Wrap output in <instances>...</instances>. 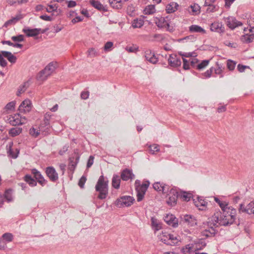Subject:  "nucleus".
<instances>
[{
  "mask_svg": "<svg viewBox=\"0 0 254 254\" xmlns=\"http://www.w3.org/2000/svg\"><path fill=\"white\" fill-rule=\"evenodd\" d=\"M237 210L233 207L223 209L222 213L220 211L215 212L211 217L210 225H213L228 226L234 223L236 220Z\"/></svg>",
  "mask_w": 254,
  "mask_h": 254,
  "instance_id": "f257e3e1",
  "label": "nucleus"
},
{
  "mask_svg": "<svg viewBox=\"0 0 254 254\" xmlns=\"http://www.w3.org/2000/svg\"><path fill=\"white\" fill-rule=\"evenodd\" d=\"M95 190L99 192L98 198L105 199L108 194V180L104 176H101L95 186Z\"/></svg>",
  "mask_w": 254,
  "mask_h": 254,
  "instance_id": "f03ea898",
  "label": "nucleus"
},
{
  "mask_svg": "<svg viewBox=\"0 0 254 254\" xmlns=\"http://www.w3.org/2000/svg\"><path fill=\"white\" fill-rule=\"evenodd\" d=\"M154 22L158 27L165 28L169 31H173L175 26L173 19H171L169 16L156 17Z\"/></svg>",
  "mask_w": 254,
  "mask_h": 254,
  "instance_id": "7ed1b4c3",
  "label": "nucleus"
},
{
  "mask_svg": "<svg viewBox=\"0 0 254 254\" xmlns=\"http://www.w3.org/2000/svg\"><path fill=\"white\" fill-rule=\"evenodd\" d=\"M168 199L166 200L167 203L171 206H175L177 204V199L179 196V193L176 189L172 188L167 194Z\"/></svg>",
  "mask_w": 254,
  "mask_h": 254,
  "instance_id": "20e7f679",
  "label": "nucleus"
},
{
  "mask_svg": "<svg viewBox=\"0 0 254 254\" xmlns=\"http://www.w3.org/2000/svg\"><path fill=\"white\" fill-rule=\"evenodd\" d=\"M8 121L11 125L15 126L25 124L26 119L25 117H22L19 114H16L9 116Z\"/></svg>",
  "mask_w": 254,
  "mask_h": 254,
  "instance_id": "39448f33",
  "label": "nucleus"
},
{
  "mask_svg": "<svg viewBox=\"0 0 254 254\" xmlns=\"http://www.w3.org/2000/svg\"><path fill=\"white\" fill-rule=\"evenodd\" d=\"M134 201L133 197L130 196H123L118 199L116 201V205L118 207L130 206Z\"/></svg>",
  "mask_w": 254,
  "mask_h": 254,
  "instance_id": "423d86ee",
  "label": "nucleus"
},
{
  "mask_svg": "<svg viewBox=\"0 0 254 254\" xmlns=\"http://www.w3.org/2000/svg\"><path fill=\"white\" fill-rule=\"evenodd\" d=\"M160 239L162 242L167 245H175L178 243L176 237L166 232H162V235H160Z\"/></svg>",
  "mask_w": 254,
  "mask_h": 254,
  "instance_id": "0eeeda50",
  "label": "nucleus"
},
{
  "mask_svg": "<svg viewBox=\"0 0 254 254\" xmlns=\"http://www.w3.org/2000/svg\"><path fill=\"white\" fill-rule=\"evenodd\" d=\"M149 185V182L148 181H146L140 186H138L135 188V190L137 192V200L138 201H140L143 199Z\"/></svg>",
  "mask_w": 254,
  "mask_h": 254,
  "instance_id": "6e6552de",
  "label": "nucleus"
},
{
  "mask_svg": "<svg viewBox=\"0 0 254 254\" xmlns=\"http://www.w3.org/2000/svg\"><path fill=\"white\" fill-rule=\"evenodd\" d=\"M211 218L209 219L207 222V228L205 229L201 232L202 235L205 236L206 237H212L214 236L217 230L215 229V228L218 226L217 225L210 224Z\"/></svg>",
  "mask_w": 254,
  "mask_h": 254,
  "instance_id": "1a4fd4ad",
  "label": "nucleus"
},
{
  "mask_svg": "<svg viewBox=\"0 0 254 254\" xmlns=\"http://www.w3.org/2000/svg\"><path fill=\"white\" fill-rule=\"evenodd\" d=\"M238 211L240 213H246L249 215L254 214V201L250 202L247 206L244 204L239 205Z\"/></svg>",
  "mask_w": 254,
  "mask_h": 254,
  "instance_id": "9d476101",
  "label": "nucleus"
},
{
  "mask_svg": "<svg viewBox=\"0 0 254 254\" xmlns=\"http://www.w3.org/2000/svg\"><path fill=\"white\" fill-rule=\"evenodd\" d=\"M45 173L49 180L52 182H56L59 179V175L55 169L52 166L46 168Z\"/></svg>",
  "mask_w": 254,
  "mask_h": 254,
  "instance_id": "9b49d317",
  "label": "nucleus"
},
{
  "mask_svg": "<svg viewBox=\"0 0 254 254\" xmlns=\"http://www.w3.org/2000/svg\"><path fill=\"white\" fill-rule=\"evenodd\" d=\"M32 103L29 99L24 100L19 106L18 110L20 113H26L32 109Z\"/></svg>",
  "mask_w": 254,
  "mask_h": 254,
  "instance_id": "f8f14e48",
  "label": "nucleus"
},
{
  "mask_svg": "<svg viewBox=\"0 0 254 254\" xmlns=\"http://www.w3.org/2000/svg\"><path fill=\"white\" fill-rule=\"evenodd\" d=\"M210 30L221 34L224 32L225 27L221 22L214 21L210 25Z\"/></svg>",
  "mask_w": 254,
  "mask_h": 254,
  "instance_id": "ddd939ff",
  "label": "nucleus"
},
{
  "mask_svg": "<svg viewBox=\"0 0 254 254\" xmlns=\"http://www.w3.org/2000/svg\"><path fill=\"white\" fill-rule=\"evenodd\" d=\"M31 172L32 174L34 175V178L37 181L39 184H40L41 186H45L48 182V181L45 180L41 174V173L38 171L36 169H33L31 170Z\"/></svg>",
  "mask_w": 254,
  "mask_h": 254,
  "instance_id": "4468645a",
  "label": "nucleus"
},
{
  "mask_svg": "<svg viewBox=\"0 0 254 254\" xmlns=\"http://www.w3.org/2000/svg\"><path fill=\"white\" fill-rule=\"evenodd\" d=\"M41 31L40 28L30 29L29 27H25L22 29V32L27 37H35L38 35Z\"/></svg>",
  "mask_w": 254,
  "mask_h": 254,
  "instance_id": "2eb2a0df",
  "label": "nucleus"
},
{
  "mask_svg": "<svg viewBox=\"0 0 254 254\" xmlns=\"http://www.w3.org/2000/svg\"><path fill=\"white\" fill-rule=\"evenodd\" d=\"M168 63L170 65L173 67H177L181 65V61L176 55H170L168 59Z\"/></svg>",
  "mask_w": 254,
  "mask_h": 254,
  "instance_id": "dca6fc26",
  "label": "nucleus"
},
{
  "mask_svg": "<svg viewBox=\"0 0 254 254\" xmlns=\"http://www.w3.org/2000/svg\"><path fill=\"white\" fill-rule=\"evenodd\" d=\"M183 221L190 226H193L197 224L195 217L191 215H185L182 218Z\"/></svg>",
  "mask_w": 254,
  "mask_h": 254,
  "instance_id": "f3484780",
  "label": "nucleus"
},
{
  "mask_svg": "<svg viewBox=\"0 0 254 254\" xmlns=\"http://www.w3.org/2000/svg\"><path fill=\"white\" fill-rule=\"evenodd\" d=\"M164 219L168 225H171L173 227L178 226V220L173 214H167Z\"/></svg>",
  "mask_w": 254,
  "mask_h": 254,
  "instance_id": "a211bd4d",
  "label": "nucleus"
},
{
  "mask_svg": "<svg viewBox=\"0 0 254 254\" xmlns=\"http://www.w3.org/2000/svg\"><path fill=\"white\" fill-rule=\"evenodd\" d=\"M193 202L200 210H203L207 204V202L200 197H197L196 199H193Z\"/></svg>",
  "mask_w": 254,
  "mask_h": 254,
  "instance_id": "6ab92c4d",
  "label": "nucleus"
},
{
  "mask_svg": "<svg viewBox=\"0 0 254 254\" xmlns=\"http://www.w3.org/2000/svg\"><path fill=\"white\" fill-rule=\"evenodd\" d=\"M155 190L157 191H162L164 193H167L169 189V186L161 184L160 182H156L153 185Z\"/></svg>",
  "mask_w": 254,
  "mask_h": 254,
  "instance_id": "aec40b11",
  "label": "nucleus"
},
{
  "mask_svg": "<svg viewBox=\"0 0 254 254\" xmlns=\"http://www.w3.org/2000/svg\"><path fill=\"white\" fill-rule=\"evenodd\" d=\"M179 7L178 3L172 1L166 6V11L167 13H172L176 11Z\"/></svg>",
  "mask_w": 254,
  "mask_h": 254,
  "instance_id": "412c9836",
  "label": "nucleus"
},
{
  "mask_svg": "<svg viewBox=\"0 0 254 254\" xmlns=\"http://www.w3.org/2000/svg\"><path fill=\"white\" fill-rule=\"evenodd\" d=\"M227 25L230 28L233 29L237 27L242 26L243 23L235 18H231L228 19Z\"/></svg>",
  "mask_w": 254,
  "mask_h": 254,
  "instance_id": "4be33fe9",
  "label": "nucleus"
},
{
  "mask_svg": "<svg viewBox=\"0 0 254 254\" xmlns=\"http://www.w3.org/2000/svg\"><path fill=\"white\" fill-rule=\"evenodd\" d=\"M40 133H43L44 135L46 134V132L43 129L42 126L38 128L33 127L29 130L30 134L34 137H37Z\"/></svg>",
  "mask_w": 254,
  "mask_h": 254,
  "instance_id": "5701e85b",
  "label": "nucleus"
},
{
  "mask_svg": "<svg viewBox=\"0 0 254 254\" xmlns=\"http://www.w3.org/2000/svg\"><path fill=\"white\" fill-rule=\"evenodd\" d=\"M144 23L143 17L136 18L131 22V26L133 28H140Z\"/></svg>",
  "mask_w": 254,
  "mask_h": 254,
  "instance_id": "b1692460",
  "label": "nucleus"
},
{
  "mask_svg": "<svg viewBox=\"0 0 254 254\" xmlns=\"http://www.w3.org/2000/svg\"><path fill=\"white\" fill-rule=\"evenodd\" d=\"M134 177V175L132 174L131 172L128 170H124L121 173V178L123 181H128L129 179H132Z\"/></svg>",
  "mask_w": 254,
  "mask_h": 254,
  "instance_id": "393cba45",
  "label": "nucleus"
},
{
  "mask_svg": "<svg viewBox=\"0 0 254 254\" xmlns=\"http://www.w3.org/2000/svg\"><path fill=\"white\" fill-rule=\"evenodd\" d=\"M89 3L95 8L102 11H106V9L103 5L98 0H90Z\"/></svg>",
  "mask_w": 254,
  "mask_h": 254,
  "instance_id": "a878e982",
  "label": "nucleus"
},
{
  "mask_svg": "<svg viewBox=\"0 0 254 254\" xmlns=\"http://www.w3.org/2000/svg\"><path fill=\"white\" fill-rule=\"evenodd\" d=\"M156 12L155 6L154 4H149L147 5L143 11V13L145 15L153 14Z\"/></svg>",
  "mask_w": 254,
  "mask_h": 254,
  "instance_id": "bb28decb",
  "label": "nucleus"
},
{
  "mask_svg": "<svg viewBox=\"0 0 254 254\" xmlns=\"http://www.w3.org/2000/svg\"><path fill=\"white\" fill-rule=\"evenodd\" d=\"M56 64L54 63H50L46 67L43 69L45 73L48 76L50 75L55 70L56 68Z\"/></svg>",
  "mask_w": 254,
  "mask_h": 254,
  "instance_id": "cd10ccee",
  "label": "nucleus"
},
{
  "mask_svg": "<svg viewBox=\"0 0 254 254\" xmlns=\"http://www.w3.org/2000/svg\"><path fill=\"white\" fill-rule=\"evenodd\" d=\"M145 57L146 60L153 64H156L158 62L157 58L150 51H146L145 52Z\"/></svg>",
  "mask_w": 254,
  "mask_h": 254,
  "instance_id": "c85d7f7f",
  "label": "nucleus"
},
{
  "mask_svg": "<svg viewBox=\"0 0 254 254\" xmlns=\"http://www.w3.org/2000/svg\"><path fill=\"white\" fill-rule=\"evenodd\" d=\"M46 10V11L49 13L56 12L57 15L60 13L61 11L60 9L58 8V5L57 4L48 5Z\"/></svg>",
  "mask_w": 254,
  "mask_h": 254,
  "instance_id": "c756f323",
  "label": "nucleus"
},
{
  "mask_svg": "<svg viewBox=\"0 0 254 254\" xmlns=\"http://www.w3.org/2000/svg\"><path fill=\"white\" fill-rule=\"evenodd\" d=\"M189 30L191 32L201 33L203 34L206 33V31L203 28L197 25H191L189 27Z\"/></svg>",
  "mask_w": 254,
  "mask_h": 254,
  "instance_id": "7c9ffc66",
  "label": "nucleus"
},
{
  "mask_svg": "<svg viewBox=\"0 0 254 254\" xmlns=\"http://www.w3.org/2000/svg\"><path fill=\"white\" fill-rule=\"evenodd\" d=\"M121 179L118 175H114L112 181V185L116 189H119L120 187Z\"/></svg>",
  "mask_w": 254,
  "mask_h": 254,
  "instance_id": "2f4dec72",
  "label": "nucleus"
},
{
  "mask_svg": "<svg viewBox=\"0 0 254 254\" xmlns=\"http://www.w3.org/2000/svg\"><path fill=\"white\" fill-rule=\"evenodd\" d=\"M30 85L28 81L24 82L22 85H20L17 92V95L20 96L21 94L24 93Z\"/></svg>",
  "mask_w": 254,
  "mask_h": 254,
  "instance_id": "473e14b6",
  "label": "nucleus"
},
{
  "mask_svg": "<svg viewBox=\"0 0 254 254\" xmlns=\"http://www.w3.org/2000/svg\"><path fill=\"white\" fill-rule=\"evenodd\" d=\"M22 132V128L16 127H13L11 128L9 130V134L12 137L16 136L19 134H20V133Z\"/></svg>",
  "mask_w": 254,
  "mask_h": 254,
  "instance_id": "72a5a7b5",
  "label": "nucleus"
},
{
  "mask_svg": "<svg viewBox=\"0 0 254 254\" xmlns=\"http://www.w3.org/2000/svg\"><path fill=\"white\" fill-rule=\"evenodd\" d=\"M24 181L31 187H34L37 185V182L36 181L29 175H26L25 176Z\"/></svg>",
  "mask_w": 254,
  "mask_h": 254,
  "instance_id": "f704fd0d",
  "label": "nucleus"
},
{
  "mask_svg": "<svg viewBox=\"0 0 254 254\" xmlns=\"http://www.w3.org/2000/svg\"><path fill=\"white\" fill-rule=\"evenodd\" d=\"M254 39V34H249L248 33L243 35L241 37V40L243 42L250 43L253 41Z\"/></svg>",
  "mask_w": 254,
  "mask_h": 254,
  "instance_id": "c9c22d12",
  "label": "nucleus"
},
{
  "mask_svg": "<svg viewBox=\"0 0 254 254\" xmlns=\"http://www.w3.org/2000/svg\"><path fill=\"white\" fill-rule=\"evenodd\" d=\"M214 200L219 204L222 211H223V209H226V208H229L232 207L231 206H228V204L227 202L226 201H221L217 197H214Z\"/></svg>",
  "mask_w": 254,
  "mask_h": 254,
  "instance_id": "e433bc0d",
  "label": "nucleus"
},
{
  "mask_svg": "<svg viewBox=\"0 0 254 254\" xmlns=\"http://www.w3.org/2000/svg\"><path fill=\"white\" fill-rule=\"evenodd\" d=\"M29 0H6L7 3L10 5H13L15 4H22L28 2Z\"/></svg>",
  "mask_w": 254,
  "mask_h": 254,
  "instance_id": "4c0bfd02",
  "label": "nucleus"
},
{
  "mask_svg": "<svg viewBox=\"0 0 254 254\" xmlns=\"http://www.w3.org/2000/svg\"><path fill=\"white\" fill-rule=\"evenodd\" d=\"M110 5L113 8L120 9L122 7L121 0H109Z\"/></svg>",
  "mask_w": 254,
  "mask_h": 254,
  "instance_id": "58836bf2",
  "label": "nucleus"
},
{
  "mask_svg": "<svg viewBox=\"0 0 254 254\" xmlns=\"http://www.w3.org/2000/svg\"><path fill=\"white\" fill-rule=\"evenodd\" d=\"M2 238L6 243H9L12 241L13 239V236L11 233H6L2 235Z\"/></svg>",
  "mask_w": 254,
  "mask_h": 254,
  "instance_id": "ea45409f",
  "label": "nucleus"
},
{
  "mask_svg": "<svg viewBox=\"0 0 254 254\" xmlns=\"http://www.w3.org/2000/svg\"><path fill=\"white\" fill-rule=\"evenodd\" d=\"M179 196H180L184 201H189L190 199L192 194L187 192H183L179 194Z\"/></svg>",
  "mask_w": 254,
  "mask_h": 254,
  "instance_id": "a19ab883",
  "label": "nucleus"
},
{
  "mask_svg": "<svg viewBox=\"0 0 254 254\" xmlns=\"http://www.w3.org/2000/svg\"><path fill=\"white\" fill-rule=\"evenodd\" d=\"M209 62L210 60H203L200 63L196 65V68L199 70L203 69L209 64Z\"/></svg>",
  "mask_w": 254,
  "mask_h": 254,
  "instance_id": "79ce46f5",
  "label": "nucleus"
},
{
  "mask_svg": "<svg viewBox=\"0 0 254 254\" xmlns=\"http://www.w3.org/2000/svg\"><path fill=\"white\" fill-rule=\"evenodd\" d=\"M149 151L151 154H155L160 150L159 146L157 144H153L149 146Z\"/></svg>",
  "mask_w": 254,
  "mask_h": 254,
  "instance_id": "37998d69",
  "label": "nucleus"
},
{
  "mask_svg": "<svg viewBox=\"0 0 254 254\" xmlns=\"http://www.w3.org/2000/svg\"><path fill=\"white\" fill-rule=\"evenodd\" d=\"M191 11L193 15L198 14L200 12V6L197 4H193L190 6Z\"/></svg>",
  "mask_w": 254,
  "mask_h": 254,
  "instance_id": "c03bdc74",
  "label": "nucleus"
},
{
  "mask_svg": "<svg viewBox=\"0 0 254 254\" xmlns=\"http://www.w3.org/2000/svg\"><path fill=\"white\" fill-rule=\"evenodd\" d=\"M12 190L11 189L6 190L4 194V198H5L8 202L11 201L12 200Z\"/></svg>",
  "mask_w": 254,
  "mask_h": 254,
  "instance_id": "a18cd8bd",
  "label": "nucleus"
},
{
  "mask_svg": "<svg viewBox=\"0 0 254 254\" xmlns=\"http://www.w3.org/2000/svg\"><path fill=\"white\" fill-rule=\"evenodd\" d=\"M8 153L10 157L16 158L18 156L19 150L17 148H10L8 151Z\"/></svg>",
  "mask_w": 254,
  "mask_h": 254,
  "instance_id": "49530a36",
  "label": "nucleus"
},
{
  "mask_svg": "<svg viewBox=\"0 0 254 254\" xmlns=\"http://www.w3.org/2000/svg\"><path fill=\"white\" fill-rule=\"evenodd\" d=\"M48 77V76L46 74L44 71L43 70L38 73L37 78L39 81L43 82L46 80Z\"/></svg>",
  "mask_w": 254,
  "mask_h": 254,
  "instance_id": "de8ad7c7",
  "label": "nucleus"
},
{
  "mask_svg": "<svg viewBox=\"0 0 254 254\" xmlns=\"http://www.w3.org/2000/svg\"><path fill=\"white\" fill-rule=\"evenodd\" d=\"M180 55L182 57V59L185 57H195L196 56V54L194 52H188V53H179Z\"/></svg>",
  "mask_w": 254,
  "mask_h": 254,
  "instance_id": "09e8293b",
  "label": "nucleus"
},
{
  "mask_svg": "<svg viewBox=\"0 0 254 254\" xmlns=\"http://www.w3.org/2000/svg\"><path fill=\"white\" fill-rule=\"evenodd\" d=\"M113 46V43L112 42H107L104 47V50L106 52L111 51Z\"/></svg>",
  "mask_w": 254,
  "mask_h": 254,
  "instance_id": "8fccbe9b",
  "label": "nucleus"
},
{
  "mask_svg": "<svg viewBox=\"0 0 254 254\" xmlns=\"http://www.w3.org/2000/svg\"><path fill=\"white\" fill-rule=\"evenodd\" d=\"M236 64V63H235L234 62H233L231 60H228L227 61V66L228 68L230 70H233L234 69V68L235 67Z\"/></svg>",
  "mask_w": 254,
  "mask_h": 254,
  "instance_id": "3c124183",
  "label": "nucleus"
},
{
  "mask_svg": "<svg viewBox=\"0 0 254 254\" xmlns=\"http://www.w3.org/2000/svg\"><path fill=\"white\" fill-rule=\"evenodd\" d=\"M11 39L14 42H22L24 41V36L23 35H19L18 36H12Z\"/></svg>",
  "mask_w": 254,
  "mask_h": 254,
  "instance_id": "603ef678",
  "label": "nucleus"
},
{
  "mask_svg": "<svg viewBox=\"0 0 254 254\" xmlns=\"http://www.w3.org/2000/svg\"><path fill=\"white\" fill-rule=\"evenodd\" d=\"M24 17V15L21 13H18L16 14L15 16L12 17V18L14 21V22L16 23L18 21L22 19Z\"/></svg>",
  "mask_w": 254,
  "mask_h": 254,
  "instance_id": "864d4df0",
  "label": "nucleus"
},
{
  "mask_svg": "<svg viewBox=\"0 0 254 254\" xmlns=\"http://www.w3.org/2000/svg\"><path fill=\"white\" fill-rule=\"evenodd\" d=\"M24 17V15L21 13H18L16 14L15 16L12 17V18L14 21V22L16 23L18 21L22 19Z\"/></svg>",
  "mask_w": 254,
  "mask_h": 254,
  "instance_id": "5fc2aeb1",
  "label": "nucleus"
},
{
  "mask_svg": "<svg viewBox=\"0 0 254 254\" xmlns=\"http://www.w3.org/2000/svg\"><path fill=\"white\" fill-rule=\"evenodd\" d=\"M86 178L84 176H82L81 177V178L80 179L79 181V182H78V186L81 188H84V184L86 182Z\"/></svg>",
  "mask_w": 254,
  "mask_h": 254,
  "instance_id": "6e6d98bb",
  "label": "nucleus"
},
{
  "mask_svg": "<svg viewBox=\"0 0 254 254\" xmlns=\"http://www.w3.org/2000/svg\"><path fill=\"white\" fill-rule=\"evenodd\" d=\"M212 72H213V68L211 67L209 69H208L207 71H206L205 72H204L203 73V75L206 78L210 77L211 75Z\"/></svg>",
  "mask_w": 254,
  "mask_h": 254,
  "instance_id": "4d7b16f0",
  "label": "nucleus"
},
{
  "mask_svg": "<svg viewBox=\"0 0 254 254\" xmlns=\"http://www.w3.org/2000/svg\"><path fill=\"white\" fill-rule=\"evenodd\" d=\"M15 105V104L14 102H9L6 105L5 109L7 110H12L14 109Z\"/></svg>",
  "mask_w": 254,
  "mask_h": 254,
  "instance_id": "13d9d810",
  "label": "nucleus"
},
{
  "mask_svg": "<svg viewBox=\"0 0 254 254\" xmlns=\"http://www.w3.org/2000/svg\"><path fill=\"white\" fill-rule=\"evenodd\" d=\"M249 68L250 67L249 66L243 65L240 64H238L237 66V68L240 72H244L246 68Z\"/></svg>",
  "mask_w": 254,
  "mask_h": 254,
  "instance_id": "bf43d9fd",
  "label": "nucleus"
},
{
  "mask_svg": "<svg viewBox=\"0 0 254 254\" xmlns=\"http://www.w3.org/2000/svg\"><path fill=\"white\" fill-rule=\"evenodd\" d=\"M88 55L91 57H95L97 55V52L94 48H90L88 50Z\"/></svg>",
  "mask_w": 254,
  "mask_h": 254,
  "instance_id": "052dcab7",
  "label": "nucleus"
},
{
  "mask_svg": "<svg viewBox=\"0 0 254 254\" xmlns=\"http://www.w3.org/2000/svg\"><path fill=\"white\" fill-rule=\"evenodd\" d=\"M89 96V91H82L81 93L80 97L81 99L85 100L87 99Z\"/></svg>",
  "mask_w": 254,
  "mask_h": 254,
  "instance_id": "680f3d73",
  "label": "nucleus"
},
{
  "mask_svg": "<svg viewBox=\"0 0 254 254\" xmlns=\"http://www.w3.org/2000/svg\"><path fill=\"white\" fill-rule=\"evenodd\" d=\"M183 68L185 69H189L190 68V64L189 62L185 59V58L183 59Z\"/></svg>",
  "mask_w": 254,
  "mask_h": 254,
  "instance_id": "e2e57ef3",
  "label": "nucleus"
},
{
  "mask_svg": "<svg viewBox=\"0 0 254 254\" xmlns=\"http://www.w3.org/2000/svg\"><path fill=\"white\" fill-rule=\"evenodd\" d=\"M40 18L45 21H51L52 20V18L47 15H43L40 16Z\"/></svg>",
  "mask_w": 254,
  "mask_h": 254,
  "instance_id": "0e129e2a",
  "label": "nucleus"
},
{
  "mask_svg": "<svg viewBox=\"0 0 254 254\" xmlns=\"http://www.w3.org/2000/svg\"><path fill=\"white\" fill-rule=\"evenodd\" d=\"M15 23L14 22V21L13 19L11 18L10 19L7 21L4 24V26L5 27H8L9 25H12L15 24Z\"/></svg>",
  "mask_w": 254,
  "mask_h": 254,
  "instance_id": "69168bd1",
  "label": "nucleus"
},
{
  "mask_svg": "<svg viewBox=\"0 0 254 254\" xmlns=\"http://www.w3.org/2000/svg\"><path fill=\"white\" fill-rule=\"evenodd\" d=\"M3 58V56H1L0 58V65L2 67H5L7 65V62Z\"/></svg>",
  "mask_w": 254,
  "mask_h": 254,
  "instance_id": "338daca9",
  "label": "nucleus"
},
{
  "mask_svg": "<svg viewBox=\"0 0 254 254\" xmlns=\"http://www.w3.org/2000/svg\"><path fill=\"white\" fill-rule=\"evenodd\" d=\"M247 22L250 27H254V17L249 18Z\"/></svg>",
  "mask_w": 254,
  "mask_h": 254,
  "instance_id": "774afa93",
  "label": "nucleus"
}]
</instances>
